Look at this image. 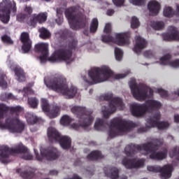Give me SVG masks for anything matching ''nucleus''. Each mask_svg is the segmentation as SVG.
<instances>
[{
	"label": "nucleus",
	"instance_id": "obj_1",
	"mask_svg": "<svg viewBox=\"0 0 179 179\" xmlns=\"http://www.w3.org/2000/svg\"><path fill=\"white\" fill-rule=\"evenodd\" d=\"M158 149L159 145L150 141L141 145L129 144L125 147L124 153L127 157H134L136 153V150H144L148 153H151L149 155V158L151 159V160L162 162V160L167 159V153L169 152L167 149L157 152L156 150Z\"/></svg>",
	"mask_w": 179,
	"mask_h": 179
},
{
	"label": "nucleus",
	"instance_id": "obj_2",
	"mask_svg": "<svg viewBox=\"0 0 179 179\" xmlns=\"http://www.w3.org/2000/svg\"><path fill=\"white\" fill-rule=\"evenodd\" d=\"M45 83L50 90H54L57 93H62L63 96H66L68 99H73L78 93V88L71 86L68 87L66 78L62 76L55 77L48 81H45Z\"/></svg>",
	"mask_w": 179,
	"mask_h": 179
},
{
	"label": "nucleus",
	"instance_id": "obj_3",
	"mask_svg": "<svg viewBox=\"0 0 179 179\" xmlns=\"http://www.w3.org/2000/svg\"><path fill=\"white\" fill-rule=\"evenodd\" d=\"M19 153L23 155L22 159H24V160H33V155L30 154L29 149L23 145H20L15 148L1 145L0 146V162L3 164H8V163H10L9 156Z\"/></svg>",
	"mask_w": 179,
	"mask_h": 179
},
{
	"label": "nucleus",
	"instance_id": "obj_4",
	"mask_svg": "<svg viewBox=\"0 0 179 179\" xmlns=\"http://www.w3.org/2000/svg\"><path fill=\"white\" fill-rule=\"evenodd\" d=\"M138 124L131 120H122L119 117L113 118L110 121L108 130V139H113L118 136L121 132H131Z\"/></svg>",
	"mask_w": 179,
	"mask_h": 179
},
{
	"label": "nucleus",
	"instance_id": "obj_5",
	"mask_svg": "<svg viewBox=\"0 0 179 179\" xmlns=\"http://www.w3.org/2000/svg\"><path fill=\"white\" fill-rule=\"evenodd\" d=\"M71 111L73 114H76L77 117L78 118V124L74 123L72 124V127L74 129H79V127L82 128H87V127H90L92 125V122H93L94 117L92 116L93 114V110H87L85 107L82 106H73L71 108Z\"/></svg>",
	"mask_w": 179,
	"mask_h": 179
},
{
	"label": "nucleus",
	"instance_id": "obj_6",
	"mask_svg": "<svg viewBox=\"0 0 179 179\" xmlns=\"http://www.w3.org/2000/svg\"><path fill=\"white\" fill-rule=\"evenodd\" d=\"M88 75L92 80H86L89 85H96L97 83H101V82H106L110 78L114 76V72L110 69V67L107 66H102L101 68L94 67L89 71Z\"/></svg>",
	"mask_w": 179,
	"mask_h": 179
},
{
	"label": "nucleus",
	"instance_id": "obj_7",
	"mask_svg": "<svg viewBox=\"0 0 179 179\" xmlns=\"http://www.w3.org/2000/svg\"><path fill=\"white\" fill-rule=\"evenodd\" d=\"M162 108L160 101L148 99L145 103H136L131 106V115L134 117H143L146 113H152L154 110H159Z\"/></svg>",
	"mask_w": 179,
	"mask_h": 179
},
{
	"label": "nucleus",
	"instance_id": "obj_8",
	"mask_svg": "<svg viewBox=\"0 0 179 179\" xmlns=\"http://www.w3.org/2000/svg\"><path fill=\"white\" fill-rule=\"evenodd\" d=\"M64 13L72 30H79V29H85L86 27L87 24L86 16L81 12L76 13V8H69L66 10Z\"/></svg>",
	"mask_w": 179,
	"mask_h": 179
},
{
	"label": "nucleus",
	"instance_id": "obj_9",
	"mask_svg": "<svg viewBox=\"0 0 179 179\" xmlns=\"http://www.w3.org/2000/svg\"><path fill=\"white\" fill-rule=\"evenodd\" d=\"M78 47V41L71 39L69 41L68 49L60 48L55 52L48 60L50 62H61V61H69L72 57L73 50H76Z\"/></svg>",
	"mask_w": 179,
	"mask_h": 179
},
{
	"label": "nucleus",
	"instance_id": "obj_10",
	"mask_svg": "<svg viewBox=\"0 0 179 179\" xmlns=\"http://www.w3.org/2000/svg\"><path fill=\"white\" fill-rule=\"evenodd\" d=\"M129 85L134 99L138 100V101H143L153 96L152 88H150L143 83L136 84L135 79H131Z\"/></svg>",
	"mask_w": 179,
	"mask_h": 179
},
{
	"label": "nucleus",
	"instance_id": "obj_11",
	"mask_svg": "<svg viewBox=\"0 0 179 179\" xmlns=\"http://www.w3.org/2000/svg\"><path fill=\"white\" fill-rule=\"evenodd\" d=\"M103 99L106 101H110L108 108L106 106L102 108L103 118H110V114H114L117 111V107H120V108H124L122 99L118 97L113 98V93H108L103 95Z\"/></svg>",
	"mask_w": 179,
	"mask_h": 179
},
{
	"label": "nucleus",
	"instance_id": "obj_12",
	"mask_svg": "<svg viewBox=\"0 0 179 179\" xmlns=\"http://www.w3.org/2000/svg\"><path fill=\"white\" fill-rule=\"evenodd\" d=\"M16 13L17 7L16 2L10 0H2L0 3V21L3 24H8L10 22V13Z\"/></svg>",
	"mask_w": 179,
	"mask_h": 179
},
{
	"label": "nucleus",
	"instance_id": "obj_13",
	"mask_svg": "<svg viewBox=\"0 0 179 179\" xmlns=\"http://www.w3.org/2000/svg\"><path fill=\"white\" fill-rule=\"evenodd\" d=\"M160 112H156L152 116H150L147 119V122L150 124L147 127H143L138 129V134H143V132H148L150 128H155L156 127L161 131H164V129H167L169 127H170V123L167 121L159 122L160 120Z\"/></svg>",
	"mask_w": 179,
	"mask_h": 179
},
{
	"label": "nucleus",
	"instance_id": "obj_14",
	"mask_svg": "<svg viewBox=\"0 0 179 179\" xmlns=\"http://www.w3.org/2000/svg\"><path fill=\"white\" fill-rule=\"evenodd\" d=\"M48 138L50 142H59L61 148L64 150L71 149L72 140L67 136H61L59 132L54 127L48 129Z\"/></svg>",
	"mask_w": 179,
	"mask_h": 179
},
{
	"label": "nucleus",
	"instance_id": "obj_15",
	"mask_svg": "<svg viewBox=\"0 0 179 179\" xmlns=\"http://www.w3.org/2000/svg\"><path fill=\"white\" fill-rule=\"evenodd\" d=\"M0 127L1 128H8L10 132L13 134H22L24 131V123L19 119L7 118L5 124L0 122Z\"/></svg>",
	"mask_w": 179,
	"mask_h": 179
},
{
	"label": "nucleus",
	"instance_id": "obj_16",
	"mask_svg": "<svg viewBox=\"0 0 179 179\" xmlns=\"http://www.w3.org/2000/svg\"><path fill=\"white\" fill-rule=\"evenodd\" d=\"M34 153L36 160L39 162H41L44 157L47 160H57L61 155V152L55 147H49L45 150H42L41 151V155L36 150H34Z\"/></svg>",
	"mask_w": 179,
	"mask_h": 179
},
{
	"label": "nucleus",
	"instance_id": "obj_17",
	"mask_svg": "<svg viewBox=\"0 0 179 179\" xmlns=\"http://www.w3.org/2000/svg\"><path fill=\"white\" fill-rule=\"evenodd\" d=\"M147 169L152 173H160L162 179H169L171 177V166L170 165H164L163 167L157 165L148 166Z\"/></svg>",
	"mask_w": 179,
	"mask_h": 179
},
{
	"label": "nucleus",
	"instance_id": "obj_18",
	"mask_svg": "<svg viewBox=\"0 0 179 179\" xmlns=\"http://www.w3.org/2000/svg\"><path fill=\"white\" fill-rule=\"evenodd\" d=\"M41 107L44 113H49L48 116L50 118H57V116L59 115V106L53 105L52 108L50 110V103H48V100L45 99H41Z\"/></svg>",
	"mask_w": 179,
	"mask_h": 179
},
{
	"label": "nucleus",
	"instance_id": "obj_19",
	"mask_svg": "<svg viewBox=\"0 0 179 179\" xmlns=\"http://www.w3.org/2000/svg\"><path fill=\"white\" fill-rule=\"evenodd\" d=\"M122 164L125 167V169H139L140 167H143L145 165V162L143 159H138L136 161V159H128L124 157L122 160Z\"/></svg>",
	"mask_w": 179,
	"mask_h": 179
},
{
	"label": "nucleus",
	"instance_id": "obj_20",
	"mask_svg": "<svg viewBox=\"0 0 179 179\" xmlns=\"http://www.w3.org/2000/svg\"><path fill=\"white\" fill-rule=\"evenodd\" d=\"M35 52L41 54L39 59L41 62H47L48 58V44L47 43H38L35 45Z\"/></svg>",
	"mask_w": 179,
	"mask_h": 179
},
{
	"label": "nucleus",
	"instance_id": "obj_21",
	"mask_svg": "<svg viewBox=\"0 0 179 179\" xmlns=\"http://www.w3.org/2000/svg\"><path fill=\"white\" fill-rule=\"evenodd\" d=\"M20 41L22 43V50L24 54H27L31 50V40L27 32H22L20 35Z\"/></svg>",
	"mask_w": 179,
	"mask_h": 179
},
{
	"label": "nucleus",
	"instance_id": "obj_22",
	"mask_svg": "<svg viewBox=\"0 0 179 179\" xmlns=\"http://www.w3.org/2000/svg\"><path fill=\"white\" fill-rule=\"evenodd\" d=\"M168 31L170 34H164L163 38L165 41H170L171 40L179 41V31L174 26H170L168 28Z\"/></svg>",
	"mask_w": 179,
	"mask_h": 179
},
{
	"label": "nucleus",
	"instance_id": "obj_23",
	"mask_svg": "<svg viewBox=\"0 0 179 179\" xmlns=\"http://www.w3.org/2000/svg\"><path fill=\"white\" fill-rule=\"evenodd\" d=\"M135 41L136 45L133 48V51L136 52V54H139L142 50H145V48L148 47V41L141 36H136Z\"/></svg>",
	"mask_w": 179,
	"mask_h": 179
},
{
	"label": "nucleus",
	"instance_id": "obj_24",
	"mask_svg": "<svg viewBox=\"0 0 179 179\" xmlns=\"http://www.w3.org/2000/svg\"><path fill=\"white\" fill-rule=\"evenodd\" d=\"M160 62L162 65H170L173 68H178L179 59L171 61V55L166 54L164 57L160 58Z\"/></svg>",
	"mask_w": 179,
	"mask_h": 179
},
{
	"label": "nucleus",
	"instance_id": "obj_25",
	"mask_svg": "<svg viewBox=\"0 0 179 179\" xmlns=\"http://www.w3.org/2000/svg\"><path fill=\"white\" fill-rule=\"evenodd\" d=\"M103 171L106 177H110L111 179H117L120 177V171L115 167L110 166H105Z\"/></svg>",
	"mask_w": 179,
	"mask_h": 179
},
{
	"label": "nucleus",
	"instance_id": "obj_26",
	"mask_svg": "<svg viewBox=\"0 0 179 179\" xmlns=\"http://www.w3.org/2000/svg\"><path fill=\"white\" fill-rule=\"evenodd\" d=\"M115 38L117 45H129V35L125 33L116 34Z\"/></svg>",
	"mask_w": 179,
	"mask_h": 179
},
{
	"label": "nucleus",
	"instance_id": "obj_27",
	"mask_svg": "<svg viewBox=\"0 0 179 179\" xmlns=\"http://www.w3.org/2000/svg\"><path fill=\"white\" fill-rule=\"evenodd\" d=\"M47 20V15L44 13H41L36 15H34L32 19H31L30 23L31 26L36 27L37 23H44Z\"/></svg>",
	"mask_w": 179,
	"mask_h": 179
},
{
	"label": "nucleus",
	"instance_id": "obj_28",
	"mask_svg": "<svg viewBox=\"0 0 179 179\" xmlns=\"http://www.w3.org/2000/svg\"><path fill=\"white\" fill-rule=\"evenodd\" d=\"M148 8L152 16H156L160 11V3L156 0H152L148 3Z\"/></svg>",
	"mask_w": 179,
	"mask_h": 179
},
{
	"label": "nucleus",
	"instance_id": "obj_29",
	"mask_svg": "<svg viewBox=\"0 0 179 179\" xmlns=\"http://www.w3.org/2000/svg\"><path fill=\"white\" fill-rule=\"evenodd\" d=\"M13 71L18 82H24L26 80V73H24L23 69L20 66H15Z\"/></svg>",
	"mask_w": 179,
	"mask_h": 179
},
{
	"label": "nucleus",
	"instance_id": "obj_30",
	"mask_svg": "<svg viewBox=\"0 0 179 179\" xmlns=\"http://www.w3.org/2000/svg\"><path fill=\"white\" fill-rule=\"evenodd\" d=\"M103 157H104V156L101 155V152L97 150L92 151L87 156V160H91L92 162L103 159Z\"/></svg>",
	"mask_w": 179,
	"mask_h": 179
},
{
	"label": "nucleus",
	"instance_id": "obj_31",
	"mask_svg": "<svg viewBox=\"0 0 179 179\" xmlns=\"http://www.w3.org/2000/svg\"><path fill=\"white\" fill-rule=\"evenodd\" d=\"M107 122L103 119H98L94 124V128L96 131H103V128H106Z\"/></svg>",
	"mask_w": 179,
	"mask_h": 179
},
{
	"label": "nucleus",
	"instance_id": "obj_32",
	"mask_svg": "<svg viewBox=\"0 0 179 179\" xmlns=\"http://www.w3.org/2000/svg\"><path fill=\"white\" fill-rule=\"evenodd\" d=\"M38 31L40 33L41 38H43V40H47V38H50L51 37V33L45 27L40 28Z\"/></svg>",
	"mask_w": 179,
	"mask_h": 179
},
{
	"label": "nucleus",
	"instance_id": "obj_33",
	"mask_svg": "<svg viewBox=\"0 0 179 179\" xmlns=\"http://www.w3.org/2000/svg\"><path fill=\"white\" fill-rule=\"evenodd\" d=\"M151 27L154 29V30H163L164 29V22L159 21V22H155L152 21L150 22Z\"/></svg>",
	"mask_w": 179,
	"mask_h": 179
},
{
	"label": "nucleus",
	"instance_id": "obj_34",
	"mask_svg": "<svg viewBox=\"0 0 179 179\" xmlns=\"http://www.w3.org/2000/svg\"><path fill=\"white\" fill-rule=\"evenodd\" d=\"M97 29H99V20H97V18H94L92 19L90 27V33H96Z\"/></svg>",
	"mask_w": 179,
	"mask_h": 179
},
{
	"label": "nucleus",
	"instance_id": "obj_35",
	"mask_svg": "<svg viewBox=\"0 0 179 179\" xmlns=\"http://www.w3.org/2000/svg\"><path fill=\"white\" fill-rule=\"evenodd\" d=\"M8 113H9V106L3 103L0 104V120L7 115Z\"/></svg>",
	"mask_w": 179,
	"mask_h": 179
},
{
	"label": "nucleus",
	"instance_id": "obj_36",
	"mask_svg": "<svg viewBox=\"0 0 179 179\" xmlns=\"http://www.w3.org/2000/svg\"><path fill=\"white\" fill-rule=\"evenodd\" d=\"M72 121L73 119L71 117H69V115H64L62 117L60 120V124L62 125L68 126L69 125V124H71V122H72Z\"/></svg>",
	"mask_w": 179,
	"mask_h": 179
},
{
	"label": "nucleus",
	"instance_id": "obj_37",
	"mask_svg": "<svg viewBox=\"0 0 179 179\" xmlns=\"http://www.w3.org/2000/svg\"><path fill=\"white\" fill-rule=\"evenodd\" d=\"M0 99L2 101H5L6 100H16V96L12 93H3L1 94Z\"/></svg>",
	"mask_w": 179,
	"mask_h": 179
},
{
	"label": "nucleus",
	"instance_id": "obj_38",
	"mask_svg": "<svg viewBox=\"0 0 179 179\" xmlns=\"http://www.w3.org/2000/svg\"><path fill=\"white\" fill-rule=\"evenodd\" d=\"M21 177L24 179H31L34 177V171H24L20 173Z\"/></svg>",
	"mask_w": 179,
	"mask_h": 179
},
{
	"label": "nucleus",
	"instance_id": "obj_39",
	"mask_svg": "<svg viewBox=\"0 0 179 179\" xmlns=\"http://www.w3.org/2000/svg\"><path fill=\"white\" fill-rule=\"evenodd\" d=\"M27 121L30 125H34V124L38 122V117L33 115H27Z\"/></svg>",
	"mask_w": 179,
	"mask_h": 179
},
{
	"label": "nucleus",
	"instance_id": "obj_40",
	"mask_svg": "<svg viewBox=\"0 0 179 179\" xmlns=\"http://www.w3.org/2000/svg\"><path fill=\"white\" fill-rule=\"evenodd\" d=\"M164 16L165 17H173L174 16V10L171 7H165L164 8Z\"/></svg>",
	"mask_w": 179,
	"mask_h": 179
},
{
	"label": "nucleus",
	"instance_id": "obj_41",
	"mask_svg": "<svg viewBox=\"0 0 179 179\" xmlns=\"http://www.w3.org/2000/svg\"><path fill=\"white\" fill-rule=\"evenodd\" d=\"M0 87H2V89H6L8 87L6 75L3 73H0Z\"/></svg>",
	"mask_w": 179,
	"mask_h": 179
},
{
	"label": "nucleus",
	"instance_id": "obj_42",
	"mask_svg": "<svg viewBox=\"0 0 179 179\" xmlns=\"http://www.w3.org/2000/svg\"><path fill=\"white\" fill-rule=\"evenodd\" d=\"M28 104H29L32 108H37V106H38V100L36 97L29 98Z\"/></svg>",
	"mask_w": 179,
	"mask_h": 179
},
{
	"label": "nucleus",
	"instance_id": "obj_43",
	"mask_svg": "<svg viewBox=\"0 0 179 179\" xmlns=\"http://www.w3.org/2000/svg\"><path fill=\"white\" fill-rule=\"evenodd\" d=\"M72 36V32L68 29H64L60 32V37L64 40H66L68 37H71Z\"/></svg>",
	"mask_w": 179,
	"mask_h": 179
},
{
	"label": "nucleus",
	"instance_id": "obj_44",
	"mask_svg": "<svg viewBox=\"0 0 179 179\" xmlns=\"http://www.w3.org/2000/svg\"><path fill=\"white\" fill-rule=\"evenodd\" d=\"M122 50L120 48H115V57L117 61L122 59Z\"/></svg>",
	"mask_w": 179,
	"mask_h": 179
},
{
	"label": "nucleus",
	"instance_id": "obj_45",
	"mask_svg": "<svg viewBox=\"0 0 179 179\" xmlns=\"http://www.w3.org/2000/svg\"><path fill=\"white\" fill-rule=\"evenodd\" d=\"M140 26L139 20L136 17H132L131 22V29H138V27Z\"/></svg>",
	"mask_w": 179,
	"mask_h": 179
},
{
	"label": "nucleus",
	"instance_id": "obj_46",
	"mask_svg": "<svg viewBox=\"0 0 179 179\" xmlns=\"http://www.w3.org/2000/svg\"><path fill=\"white\" fill-rule=\"evenodd\" d=\"M101 41L103 43H113L114 38L110 35H103L101 36Z\"/></svg>",
	"mask_w": 179,
	"mask_h": 179
},
{
	"label": "nucleus",
	"instance_id": "obj_47",
	"mask_svg": "<svg viewBox=\"0 0 179 179\" xmlns=\"http://www.w3.org/2000/svg\"><path fill=\"white\" fill-rule=\"evenodd\" d=\"M1 40L3 43L8 44L9 45H12V44H13V41H12V38H10L8 35H3L1 37Z\"/></svg>",
	"mask_w": 179,
	"mask_h": 179
},
{
	"label": "nucleus",
	"instance_id": "obj_48",
	"mask_svg": "<svg viewBox=\"0 0 179 179\" xmlns=\"http://www.w3.org/2000/svg\"><path fill=\"white\" fill-rule=\"evenodd\" d=\"M17 22H20V23H23L27 19V15L24 13H19L17 15Z\"/></svg>",
	"mask_w": 179,
	"mask_h": 179
},
{
	"label": "nucleus",
	"instance_id": "obj_49",
	"mask_svg": "<svg viewBox=\"0 0 179 179\" xmlns=\"http://www.w3.org/2000/svg\"><path fill=\"white\" fill-rule=\"evenodd\" d=\"M22 110H23V108H22V107L20 106H13V107H9L8 111H10V113L13 114L15 113H22Z\"/></svg>",
	"mask_w": 179,
	"mask_h": 179
},
{
	"label": "nucleus",
	"instance_id": "obj_50",
	"mask_svg": "<svg viewBox=\"0 0 179 179\" xmlns=\"http://www.w3.org/2000/svg\"><path fill=\"white\" fill-rule=\"evenodd\" d=\"M157 93H159L162 99H166V97H169V92L162 88L157 90Z\"/></svg>",
	"mask_w": 179,
	"mask_h": 179
},
{
	"label": "nucleus",
	"instance_id": "obj_51",
	"mask_svg": "<svg viewBox=\"0 0 179 179\" xmlns=\"http://www.w3.org/2000/svg\"><path fill=\"white\" fill-rule=\"evenodd\" d=\"M133 5H136V6H142L145 5V0H130Z\"/></svg>",
	"mask_w": 179,
	"mask_h": 179
},
{
	"label": "nucleus",
	"instance_id": "obj_52",
	"mask_svg": "<svg viewBox=\"0 0 179 179\" xmlns=\"http://www.w3.org/2000/svg\"><path fill=\"white\" fill-rule=\"evenodd\" d=\"M24 12H25V13H27V15H31V13H33V8H31V6H25L24 8Z\"/></svg>",
	"mask_w": 179,
	"mask_h": 179
},
{
	"label": "nucleus",
	"instance_id": "obj_53",
	"mask_svg": "<svg viewBox=\"0 0 179 179\" xmlns=\"http://www.w3.org/2000/svg\"><path fill=\"white\" fill-rule=\"evenodd\" d=\"M103 33H106L108 34L109 33H111V24L107 23L104 27Z\"/></svg>",
	"mask_w": 179,
	"mask_h": 179
},
{
	"label": "nucleus",
	"instance_id": "obj_54",
	"mask_svg": "<svg viewBox=\"0 0 179 179\" xmlns=\"http://www.w3.org/2000/svg\"><path fill=\"white\" fill-rule=\"evenodd\" d=\"M127 75H129V72H127V73L116 74L114 78L115 79H124Z\"/></svg>",
	"mask_w": 179,
	"mask_h": 179
},
{
	"label": "nucleus",
	"instance_id": "obj_55",
	"mask_svg": "<svg viewBox=\"0 0 179 179\" xmlns=\"http://www.w3.org/2000/svg\"><path fill=\"white\" fill-rule=\"evenodd\" d=\"M143 55L146 58H151L153 56V52L151 50H146L143 52Z\"/></svg>",
	"mask_w": 179,
	"mask_h": 179
},
{
	"label": "nucleus",
	"instance_id": "obj_56",
	"mask_svg": "<svg viewBox=\"0 0 179 179\" xmlns=\"http://www.w3.org/2000/svg\"><path fill=\"white\" fill-rule=\"evenodd\" d=\"M114 5L116 6H122L124 5V0H112Z\"/></svg>",
	"mask_w": 179,
	"mask_h": 179
},
{
	"label": "nucleus",
	"instance_id": "obj_57",
	"mask_svg": "<svg viewBox=\"0 0 179 179\" xmlns=\"http://www.w3.org/2000/svg\"><path fill=\"white\" fill-rule=\"evenodd\" d=\"M57 19H56V23L57 24L61 25L62 23H64V17L62 15L57 16Z\"/></svg>",
	"mask_w": 179,
	"mask_h": 179
},
{
	"label": "nucleus",
	"instance_id": "obj_58",
	"mask_svg": "<svg viewBox=\"0 0 179 179\" xmlns=\"http://www.w3.org/2000/svg\"><path fill=\"white\" fill-rule=\"evenodd\" d=\"M114 13H115V10H114V9L109 8L106 11V15L108 16H113V15H114Z\"/></svg>",
	"mask_w": 179,
	"mask_h": 179
},
{
	"label": "nucleus",
	"instance_id": "obj_59",
	"mask_svg": "<svg viewBox=\"0 0 179 179\" xmlns=\"http://www.w3.org/2000/svg\"><path fill=\"white\" fill-rule=\"evenodd\" d=\"M49 174L50 176H58V171H57V170L50 171Z\"/></svg>",
	"mask_w": 179,
	"mask_h": 179
},
{
	"label": "nucleus",
	"instance_id": "obj_60",
	"mask_svg": "<svg viewBox=\"0 0 179 179\" xmlns=\"http://www.w3.org/2000/svg\"><path fill=\"white\" fill-rule=\"evenodd\" d=\"M175 122H179V115H176L174 116Z\"/></svg>",
	"mask_w": 179,
	"mask_h": 179
},
{
	"label": "nucleus",
	"instance_id": "obj_61",
	"mask_svg": "<svg viewBox=\"0 0 179 179\" xmlns=\"http://www.w3.org/2000/svg\"><path fill=\"white\" fill-rule=\"evenodd\" d=\"M57 16H62V10L57 9Z\"/></svg>",
	"mask_w": 179,
	"mask_h": 179
},
{
	"label": "nucleus",
	"instance_id": "obj_62",
	"mask_svg": "<svg viewBox=\"0 0 179 179\" xmlns=\"http://www.w3.org/2000/svg\"><path fill=\"white\" fill-rule=\"evenodd\" d=\"M174 94H176L177 96H179V89L174 91Z\"/></svg>",
	"mask_w": 179,
	"mask_h": 179
},
{
	"label": "nucleus",
	"instance_id": "obj_63",
	"mask_svg": "<svg viewBox=\"0 0 179 179\" xmlns=\"http://www.w3.org/2000/svg\"><path fill=\"white\" fill-rule=\"evenodd\" d=\"M83 34H85V36H89V31H87V30H85Z\"/></svg>",
	"mask_w": 179,
	"mask_h": 179
},
{
	"label": "nucleus",
	"instance_id": "obj_64",
	"mask_svg": "<svg viewBox=\"0 0 179 179\" xmlns=\"http://www.w3.org/2000/svg\"><path fill=\"white\" fill-rule=\"evenodd\" d=\"M19 171H20V169H17V170H16V172H17V173H19Z\"/></svg>",
	"mask_w": 179,
	"mask_h": 179
}]
</instances>
